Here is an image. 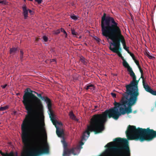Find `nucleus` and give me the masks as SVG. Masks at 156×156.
<instances>
[{
  "label": "nucleus",
  "instance_id": "nucleus-1",
  "mask_svg": "<svg viewBox=\"0 0 156 156\" xmlns=\"http://www.w3.org/2000/svg\"><path fill=\"white\" fill-rule=\"evenodd\" d=\"M123 65L127 68L133 80L125 86L126 91L122 94L120 102L115 101L114 107L106 110L102 114L94 115L90 119V125H104L108 117L117 120L121 115L132 112L131 106L136 103L139 95L138 86L139 80H136V76L132 68L126 60L123 62Z\"/></svg>",
  "mask_w": 156,
  "mask_h": 156
},
{
  "label": "nucleus",
  "instance_id": "nucleus-2",
  "mask_svg": "<svg viewBox=\"0 0 156 156\" xmlns=\"http://www.w3.org/2000/svg\"><path fill=\"white\" fill-rule=\"evenodd\" d=\"M34 91L31 90L30 92L25 91L22 102L27 113L21 125L22 131V140L24 145L23 149L27 151L30 146V139L28 133L29 123L32 115H35V119L31 126L32 134L36 139L38 140L41 135V130L45 131L43 128L44 123H40L39 115L43 111V106L41 100L33 94Z\"/></svg>",
  "mask_w": 156,
  "mask_h": 156
},
{
  "label": "nucleus",
  "instance_id": "nucleus-3",
  "mask_svg": "<svg viewBox=\"0 0 156 156\" xmlns=\"http://www.w3.org/2000/svg\"><path fill=\"white\" fill-rule=\"evenodd\" d=\"M102 34L104 36L111 40L112 42L111 44L113 46H117L119 50H121L120 42L122 44L124 49L129 53V47L126 45L124 37L122 35L120 28L118 23L114 19L109 16H106L104 13L101 21Z\"/></svg>",
  "mask_w": 156,
  "mask_h": 156
},
{
  "label": "nucleus",
  "instance_id": "nucleus-4",
  "mask_svg": "<svg viewBox=\"0 0 156 156\" xmlns=\"http://www.w3.org/2000/svg\"><path fill=\"white\" fill-rule=\"evenodd\" d=\"M126 133L129 140H140L142 142L145 141H150L156 137V131L149 128L137 129L134 126H128Z\"/></svg>",
  "mask_w": 156,
  "mask_h": 156
},
{
  "label": "nucleus",
  "instance_id": "nucleus-5",
  "mask_svg": "<svg viewBox=\"0 0 156 156\" xmlns=\"http://www.w3.org/2000/svg\"><path fill=\"white\" fill-rule=\"evenodd\" d=\"M114 141L116 143L122 144V145L119 147L113 146V142H110L107 144L105 147H109L110 150H113L118 151L119 154H122V153L120 151L121 150L125 151L124 154L125 156H130V151L129 145V142L125 138H122L118 137L114 139Z\"/></svg>",
  "mask_w": 156,
  "mask_h": 156
},
{
  "label": "nucleus",
  "instance_id": "nucleus-6",
  "mask_svg": "<svg viewBox=\"0 0 156 156\" xmlns=\"http://www.w3.org/2000/svg\"><path fill=\"white\" fill-rule=\"evenodd\" d=\"M64 150L63 154V156H70V155L72 154L74 155H76V154L74 152L75 149L76 148L79 149V147H76L75 148H73L69 149L67 147V144L65 142L64 143Z\"/></svg>",
  "mask_w": 156,
  "mask_h": 156
},
{
  "label": "nucleus",
  "instance_id": "nucleus-7",
  "mask_svg": "<svg viewBox=\"0 0 156 156\" xmlns=\"http://www.w3.org/2000/svg\"><path fill=\"white\" fill-rule=\"evenodd\" d=\"M48 148H46L42 150H36L33 152L29 151L28 155V156H38L43 154L48 153Z\"/></svg>",
  "mask_w": 156,
  "mask_h": 156
},
{
  "label": "nucleus",
  "instance_id": "nucleus-8",
  "mask_svg": "<svg viewBox=\"0 0 156 156\" xmlns=\"http://www.w3.org/2000/svg\"><path fill=\"white\" fill-rule=\"evenodd\" d=\"M143 84L145 90L154 95L156 96V90H154L148 85L145 83L144 80H143Z\"/></svg>",
  "mask_w": 156,
  "mask_h": 156
},
{
  "label": "nucleus",
  "instance_id": "nucleus-9",
  "mask_svg": "<svg viewBox=\"0 0 156 156\" xmlns=\"http://www.w3.org/2000/svg\"><path fill=\"white\" fill-rule=\"evenodd\" d=\"M112 46L113 45L111 44L110 43L109 44V49L113 52L117 53L119 57L121 56L122 55L120 51L121 50H119V48H118L117 46H114V47H112Z\"/></svg>",
  "mask_w": 156,
  "mask_h": 156
},
{
  "label": "nucleus",
  "instance_id": "nucleus-10",
  "mask_svg": "<svg viewBox=\"0 0 156 156\" xmlns=\"http://www.w3.org/2000/svg\"><path fill=\"white\" fill-rule=\"evenodd\" d=\"M23 9V14L25 19H27L28 17V9L27 8L25 4H24L22 7Z\"/></svg>",
  "mask_w": 156,
  "mask_h": 156
},
{
  "label": "nucleus",
  "instance_id": "nucleus-11",
  "mask_svg": "<svg viewBox=\"0 0 156 156\" xmlns=\"http://www.w3.org/2000/svg\"><path fill=\"white\" fill-rule=\"evenodd\" d=\"M40 98L42 100H44L45 101L47 105L48 108L49 109L50 108L51 105L52 104L51 100L47 97L41 96Z\"/></svg>",
  "mask_w": 156,
  "mask_h": 156
},
{
  "label": "nucleus",
  "instance_id": "nucleus-12",
  "mask_svg": "<svg viewBox=\"0 0 156 156\" xmlns=\"http://www.w3.org/2000/svg\"><path fill=\"white\" fill-rule=\"evenodd\" d=\"M85 88L86 90L92 91L95 90L94 85L91 84L86 85L85 87Z\"/></svg>",
  "mask_w": 156,
  "mask_h": 156
},
{
  "label": "nucleus",
  "instance_id": "nucleus-13",
  "mask_svg": "<svg viewBox=\"0 0 156 156\" xmlns=\"http://www.w3.org/2000/svg\"><path fill=\"white\" fill-rule=\"evenodd\" d=\"M19 51L18 48L12 47L10 48L9 50V53L12 55H14L16 53Z\"/></svg>",
  "mask_w": 156,
  "mask_h": 156
},
{
  "label": "nucleus",
  "instance_id": "nucleus-14",
  "mask_svg": "<svg viewBox=\"0 0 156 156\" xmlns=\"http://www.w3.org/2000/svg\"><path fill=\"white\" fill-rule=\"evenodd\" d=\"M51 107H52V104L51 105V106L50 108H48V111L49 112V116L50 118L51 119H53V118H54V114L53 113V111L51 109Z\"/></svg>",
  "mask_w": 156,
  "mask_h": 156
},
{
  "label": "nucleus",
  "instance_id": "nucleus-15",
  "mask_svg": "<svg viewBox=\"0 0 156 156\" xmlns=\"http://www.w3.org/2000/svg\"><path fill=\"white\" fill-rule=\"evenodd\" d=\"M56 132L57 134L59 137H62V135L64 134L62 130H60L56 127Z\"/></svg>",
  "mask_w": 156,
  "mask_h": 156
},
{
  "label": "nucleus",
  "instance_id": "nucleus-16",
  "mask_svg": "<svg viewBox=\"0 0 156 156\" xmlns=\"http://www.w3.org/2000/svg\"><path fill=\"white\" fill-rule=\"evenodd\" d=\"M80 60L84 65L86 64L87 63V60L83 56L80 57Z\"/></svg>",
  "mask_w": 156,
  "mask_h": 156
},
{
  "label": "nucleus",
  "instance_id": "nucleus-17",
  "mask_svg": "<svg viewBox=\"0 0 156 156\" xmlns=\"http://www.w3.org/2000/svg\"><path fill=\"white\" fill-rule=\"evenodd\" d=\"M51 120L52 121L53 125H54L55 127L56 128V125L58 123V122L56 120H55V118L52 119H51Z\"/></svg>",
  "mask_w": 156,
  "mask_h": 156
},
{
  "label": "nucleus",
  "instance_id": "nucleus-18",
  "mask_svg": "<svg viewBox=\"0 0 156 156\" xmlns=\"http://www.w3.org/2000/svg\"><path fill=\"white\" fill-rule=\"evenodd\" d=\"M69 115L70 116V118L73 120H74L76 118V116L73 114V112H70L69 113Z\"/></svg>",
  "mask_w": 156,
  "mask_h": 156
},
{
  "label": "nucleus",
  "instance_id": "nucleus-19",
  "mask_svg": "<svg viewBox=\"0 0 156 156\" xmlns=\"http://www.w3.org/2000/svg\"><path fill=\"white\" fill-rule=\"evenodd\" d=\"M9 106L8 105H6L4 107H0V111H4L9 108Z\"/></svg>",
  "mask_w": 156,
  "mask_h": 156
},
{
  "label": "nucleus",
  "instance_id": "nucleus-20",
  "mask_svg": "<svg viewBox=\"0 0 156 156\" xmlns=\"http://www.w3.org/2000/svg\"><path fill=\"white\" fill-rule=\"evenodd\" d=\"M138 68L139 69V70L140 71V72L141 74V76L140 78H142L143 79V80L144 79V77L143 76V71L142 70V69L140 66L138 67Z\"/></svg>",
  "mask_w": 156,
  "mask_h": 156
},
{
  "label": "nucleus",
  "instance_id": "nucleus-21",
  "mask_svg": "<svg viewBox=\"0 0 156 156\" xmlns=\"http://www.w3.org/2000/svg\"><path fill=\"white\" fill-rule=\"evenodd\" d=\"M2 156H13V154L12 153H10V154H8L7 153H4L2 154Z\"/></svg>",
  "mask_w": 156,
  "mask_h": 156
},
{
  "label": "nucleus",
  "instance_id": "nucleus-22",
  "mask_svg": "<svg viewBox=\"0 0 156 156\" xmlns=\"http://www.w3.org/2000/svg\"><path fill=\"white\" fill-rule=\"evenodd\" d=\"M71 18L73 20H76L78 19L77 17L74 14L73 15H71L70 16Z\"/></svg>",
  "mask_w": 156,
  "mask_h": 156
},
{
  "label": "nucleus",
  "instance_id": "nucleus-23",
  "mask_svg": "<svg viewBox=\"0 0 156 156\" xmlns=\"http://www.w3.org/2000/svg\"><path fill=\"white\" fill-rule=\"evenodd\" d=\"M71 31L72 34L73 35L76 36L78 34L75 31L74 29H72Z\"/></svg>",
  "mask_w": 156,
  "mask_h": 156
},
{
  "label": "nucleus",
  "instance_id": "nucleus-24",
  "mask_svg": "<svg viewBox=\"0 0 156 156\" xmlns=\"http://www.w3.org/2000/svg\"><path fill=\"white\" fill-rule=\"evenodd\" d=\"M7 2L6 0H3L2 1H0V4H2L3 5H6L7 4Z\"/></svg>",
  "mask_w": 156,
  "mask_h": 156
},
{
  "label": "nucleus",
  "instance_id": "nucleus-25",
  "mask_svg": "<svg viewBox=\"0 0 156 156\" xmlns=\"http://www.w3.org/2000/svg\"><path fill=\"white\" fill-rule=\"evenodd\" d=\"M20 52V59H21L22 60L23 58V52L22 50H21Z\"/></svg>",
  "mask_w": 156,
  "mask_h": 156
},
{
  "label": "nucleus",
  "instance_id": "nucleus-26",
  "mask_svg": "<svg viewBox=\"0 0 156 156\" xmlns=\"http://www.w3.org/2000/svg\"><path fill=\"white\" fill-rule=\"evenodd\" d=\"M128 53L129 54V55L131 56V57H132V58L133 60H134V59H135V57L134 54L133 53H131L130 51H129V53Z\"/></svg>",
  "mask_w": 156,
  "mask_h": 156
},
{
  "label": "nucleus",
  "instance_id": "nucleus-27",
  "mask_svg": "<svg viewBox=\"0 0 156 156\" xmlns=\"http://www.w3.org/2000/svg\"><path fill=\"white\" fill-rule=\"evenodd\" d=\"M133 60L136 63V65L138 67L139 66H140L139 64V62L136 59V58L134 60Z\"/></svg>",
  "mask_w": 156,
  "mask_h": 156
},
{
  "label": "nucleus",
  "instance_id": "nucleus-28",
  "mask_svg": "<svg viewBox=\"0 0 156 156\" xmlns=\"http://www.w3.org/2000/svg\"><path fill=\"white\" fill-rule=\"evenodd\" d=\"M43 40L45 42H47L48 40V38L46 36H44L43 37Z\"/></svg>",
  "mask_w": 156,
  "mask_h": 156
},
{
  "label": "nucleus",
  "instance_id": "nucleus-29",
  "mask_svg": "<svg viewBox=\"0 0 156 156\" xmlns=\"http://www.w3.org/2000/svg\"><path fill=\"white\" fill-rule=\"evenodd\" d=\"M34 93H35V94H37V96L38 97L40 98H41V96H41V94H38V93H37L36 92H35V91H34Z\"/></svg>",
  "mask_w": 156,
  "mask_h": 156
},
{
  "label": "nucleus",
  "instance_id": "nucleus-30",
  "mask_svg": "<svg viewBox=\"0 0 156 156\" xmlns=\"http://www.w3.org/2000/svg\"><path fill=\"white\" fill-rule=\"evenodd\" d=\"M94 39L95 40L98 41V42H100V41H101L100 39L97 37H95L94 38Z\"/></svg>",
  "mask_w": 156,
  "mask_h": 156
},
{
  "label": "nucleus",
  "instance_id": "nucleus-31",
  "mask_svg": "<svg viewBox=\"0 0 156 156\" xmlns=\"http://www.w3.org/2000/svg\"><path fill=\"white\" fill-rule=\"evenodd\" d=\"M147 56L150 59H152V58H154V57L153 56L150 55L148 53H147Z\"/></svg>",
  "mask_w": 156,
  "mask_h": 156
},
{
  "label": "nucleus",
  "instance_id": "nucleus-32",
  "mask_svg": "<svg viewBox=\"0 0 156 156\" xmlns=\"http://www.w3.org/2000/svg\"><path fill=\"white\" fill-rule=\"evenodd\" d=\"M60 30L58 29V30H56L55 32V34H58L60 33Z\"/></svg>",
  "mask_w": 156,
  "mask_h": 156
},
{
  "label": "nucleus",
  "instance_id": "nucleus-33",
  "mask_svg": "<svg viewBox=\"0 0 156 156\" xmlns=\"http://www.w3.org/2000/svg\"><path fill=\"white\" fill-rule=\"evenodd\" d=\"M60 31L61 32H63L64 34L66 33V32L64 30V29L62 28H61Z\"/></svg>",
  "mask_w": 156,
  "mask_h": 156
},
{
  "label": "nucleus",
  "instance_id": "nucleus-34",
  "mask_svg": "<svg viewBox=\"0 0 156 156\" xmlns=\"http://www.w3.org/2000/svg\"><path fill=\"white\" fill-rule=\"evenodd\" d=\"M111 94L112 95V96L114 98H116V94L114 93H111Z\"/></svg>",
  "mask_w": 156,
  "mask_h": 156
},
{
  "label": "nucleus",
  "instance_id": "nucleus-35",
  "mask_svg": "<svg viewBox=\"0 0 156 156\" xmlns=\"http://www.w3.org/2000/svg\"><path fill=\"white\" fill-rule=\"evenodd\" d=\"M35 1L37 2L38 4H40L41 3L42 0H35Z\"/></svg>",
  "mask_w": 156,
  "mask_h": 156
},
{
  "label": "nucleus",
  "instance_id": "nucleus-36",
  "mask_svg": "<svg viewBox=\"0 0 156 156\" xmlns=\"http://www.w3.org/2000/svg\"><path fill=\"white\" fill-rule=\"evenodd\" d=\"M7 86V84H5L4 85H1V87L3 88L4 89Z\"/></svg>",
  "mask_w": 156,
  "mask_h": 156
},
{
  "label": "nucleus",
  "instance_id": "nucleus-37",
  "mask_svg": "<svg viewBox=\"0 0 156 156\" xmlns=\"http://www.w3.org/2000/svg\"><path fill=\"white\" fill-rule=\"evenodd\" d=\"M83 144H84V143L83 142L81 141L80 142V147L81 148H82V147L81 146H82V145H83Z\"/></svg>",
  "mask_w": 156,
  "mask_h": 156
},
{
  "label": "nucleus",
  "instance_id": "nucleus-38",
  "mask_svg": "<svg viewBox=\"0 0 156 156\" xmlns=\"http://www.w3.org/2000/svg\"><path fill=\"white\" fill-rule=\"evenodd\" d=\"M28 12H29L31 14H32V11L30 9H28Z\"/></svg>",
  "mask_w": 156,
  "mask_h": 156
},
{
  "label": "nucleus",
  "instance_id": "nucleus-39",
  "mask_svg": "<svg viewBox=\"0 0 156 156\" xmlns=\"http://www.w3.org/2000/svg\"><path fill=\"white\" fill-rule=\"evenodd\" d=\"M120 57L122 59L123 61V62L124 61H125V60L124 59V58L122 56V55Z\"/></svg>",
  "mask_w": 156,
  "mask_h": 156
},
{
  "label": "nucleus",
  "instance_id": "nucleus-40",
  "mask_svg": "<svg viewBox=\"0 0 156 156\" xmlns=\"http://www.w3.org/2000/svg\"><path fill=\"white\" fill-rule=\"evenodd\" d=\"M65 34V37L66 38L67 37V33H66V34Z\"/></svg>",
  "mask_w": 156,
  "mask_h": 156
},
{
  "label": "nucleus",
  "instance_id": "nucleus-41",
  "mask_svg": "<svg viewBox=\"0 0 156 156\" xmlns=\"http://www.w3.org/2000/svg\"><path fill=\"white\" fill-rule=\"evenodd\" d=\"M0 154L2 155V154H3V153L0 150Z\"/></svg>",
  "mask_w": 156,
  "mask_h": 156
},
{
  "label": "nucleus",
  "instance_id": "nucleus-42",
  "mask_svg": "<svg viewBox=\"0 0 156 156\" xmlns=\"http://www.w3.org/2000/svg\"><path fill=\"white\" fill-rule=\"evenodd\" d=\"M20 94V93H17L16 94L17 95H19Z\"/></svg>",
  "mask_w": 156,
  "mask_h": 156
},
{
  "label": "nucleus",
  "instance_id": "nucleus-43",
  "mask_svg": "<svg viewBox=\"0 0 156 156\" xmlns=\"http://www.w3.org/2000/svg\"><path fill=\"white\" fill-rule=\"evenodd\" d=\"M58 124H59V125H60V124H61V125H62V123H59V122H58Z\"/></svg>",
  "mask_w": 156,
  "mask_h": 156
},
{
  "label": "nucleus",
  "instance_id": "nucleus-44",
  "mask_svg": "<svg viewBox=\"0 0 156 156\" xmlns=\"http://www.w3.org/2000/svg\"><path fill=\"white\" fill-rule=\"evenodd\" d=\"M85 45H87V44H85Z\"/></svg>",
  "mask_w": 156,
  "mask_h": 156
}]
</instances>
